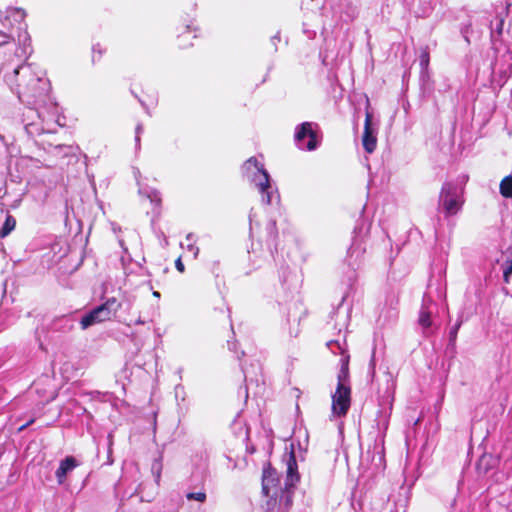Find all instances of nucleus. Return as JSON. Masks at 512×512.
I'll use <instances>...</instances> for the list:
<instances>
[{
  "mask_svg": "<svg viewBox=\"0 0 512 512\" xmlns=\"http://www.w3.org/2000/svg\"><path fill=\"white\" fill-rule=\"evenodd\" d=\"M103 54V49L101 48L100 44H96L93 46V55H92V61L95 62L96 60H99Z\"/></svg>",
  "mask_w": 512,
  "mask_h": 512,
  "instance_id": "nucleus-22",
  "label": "nucleus"
},
{
  "mask_svg": "<svg viewBox=\"0 0 512 512\" xmlns=\"http://www.w3.org/2000/svg\"><path fill=\"white\" fill-rule=\"evenodd\" d=\"M317 125L312 122H304L296 128L295 142L303 150L312 151L318 146L317 133L314 128Z\"/></svg>",
  "mask_w": 512,
  "mask_h": 512,
  "instance_id": "nucleus-7",
  "label": "nucleus"
},
{
  "mask_svg": "<svg viewBox=\"0 0 512 512\" xmlns=\"http://www.w3.org/2000/svg\"><path fill=\"white\" fill-rule=\"evenodd\" d=\"M384 424H385V426L387 425V417H385V419H384Z\"/></svg>",
  "mask_w": 512,
  "mask_h": 512,
  "instance_id": "nucleus-41",
  "label": "nucleus"
},
{
  "mask_svg": "<svg viewBox=\"0 0 512 512\" xmlns=\"http://www.w3.org/2000/svg\"><path fill=\"white\" fill-rule=\"evenodd\" d=\"M243 176L253 183L262 195L264 204H271L273 200L274 189L270 183L268 172L264 169V165L255 157L248 159L242 166Z\"/></svg>",
  "mask_w": 512,
  "mask_h": 512,
  "instance_id": "nucleus-3",
  "label": "nucleus"
},
{
  "mask_svg": "<svg viewBox=\"0 0 512 512\" xmlns=\"http://www.w3.org/2000/svg\"><path fill=\"white\" fill-rule=\"evenodd\" d=\"M142 131H143V126H142V124H138V125L136 126V131H135V133H136V136H135V142H136V145H137V146H138V145H139V143H140V134L142 133Z\"/></svg>",
  "mask_w": 512,
  "mask_h": 512,
  "instance_id": "nucleus-25",
  "label": "nucleus"
},
{
  "mask_svg": "<svg viewBox=\"0 0 512 512\" xmlns=\"http://www.w3.org/2000/svg\"><path fill=\"white\" fill-rule=\"evenodd\" d=\"M148 198H150L152 203H155L156 205H159L160 198L158 197V193L156 191H152L150 194L147 195Z\"/></svg>",
  "mask_w": 512,
  "mask_h": 512,
  "instance_id": "nucleus-24",
  "label": "nucleus"
},
{
  "mask_svg": "<svg viewBox=\"0 0 512 512\" xmlns=\"http://www.w3.org/2000/svg\"><path fill=\"white\" fill-rule=\"evenodd\" d=\"M388 382H391V386H393V382L390 378L388 379Z\"/></svg>",
  "mask_w": 512,
  "mask_h": 512,
  "instance_id": "nucleus-42",
  "label": "nucleus"
},
{
  "mask_svg": "<svg viewBox=\"0 0 512 512\" xmlns=\"http://www.w3.org/2000/svg\"><path fill=\"white\" fill-rule=\"evenodd\" d=\"M286 488L293 487L299 481L298 467L294 452H290L286 460Z\"/></svg>",
  "mask_w": 512,
  "mask_h": 512,
  "instance_id": "nucleus-10",
  "label": "nucleus"
},
{
  "mask_svg": "<svg viewBox=\"0 0 512 512\" xmlns=\"http://www.w3.org/2000/svg\"><path fill=\"white\" fill-rule=\"evenodd\" d=\"M185 37V33H183L182 35H179V38H184Z\"/></svg>",
  "mask_w": 512,
  "mask_h": 512,
  "instance_id": "nucleus-40",
  "label": "nucleus"
},
{
  "mask_svg": "<svg viewBox=\"0 0 512 512\" xmlns=\"http://www.w3.org/2000/svg\"><path fill=\"white\" fill-rule=\"evenodd\" d=\"M25 17V11L20 8H9L4 15L0 13V46L14 39L13 23H21Z\"/></svg>",
  "mask_w": 512,
  "mask_h": 512,
  "instance_id": "nucleus-6",
  "label": "nucleus"
},
{
  "mask_svg": "<svg viewBox=\"0 0 512 512\" xmlns=\"http://www.w3.org/2000/svg\"><path fill=\"white\" fill-rule=\"evenodd\" d=\"M300 319H301V316L294 315V317H293V321L297 322V323L300 321Z\"/></svg>",
  "mask_w": 512,
  "mask_h": 512,
  "instance_id": "nucleus-33",
  "label": "nucleus"
},
{
  "mask_svg": "<svg viewBox=\"0 0 512 512\" xmlns=\"http://www.w3.org/2000/svg\"><path fill=\"white\" fill-rule=\"evenodd\" d=\"M463 204V189L453 182H445L439 194V211L448 218L456 215L462 209Z\"/></svg>",
  "mask_w": 512,
  "mask_h": 512,
  "instance_id": "nucleus-4",
  "label": "nucleus"
},
{
  "mask_svg": "<svg viewBox=\"0 0 512 512\" xmlns=\"http://www.w3.org/2000/svg\"><path fill=\"white\" fill-rule=\"evenodd\" d=\"M391 409H392V399H390V401H389V410H391Z\"/></svg>",
  "mask_w": 512,
  "mask_h": 512,
  "instance_id": "nucleus-36",
  "label": "nucleus"
},
{
  "mask_svg": "<svg viewBox=\"0 0 512 512\" xmlns=\"http://www.w3.org/2000/svg\"><path fill=\"white\" fill-rule=\"evenodd\" d=\"M500 193L505 198H512V176H506L500 182Z\"/></svg>",
  "mask_w": 512,
  "mask_h": 512,
  "instance_id": "nucleus-19",
  "label": "nucleus"
},
{
  "mask_svg": "<svg viewBox=\"0 0 512 512\" xmlns=\"http://www.w3.org/2000/svg\"><path fill=\"white\" fill-rule=\"evenodd\" d=\"M187 249H188V251L193 253L194 258H196L198 256L199 248L196 247L193 243H189L187 245Z\"/></svg>",
  "mask_w": 512,
  "mask_h": 512,
  "instance_id": "nucleus-26",
  "label": "nucleus"
},
{
  "mask_svg": "<svg viewBox=\"0 0 512 512\" xmlns=\"http://www.w3.org/2000/svg\"><path fill=\"white\" fill-rule=\"evenodd\" d=\"M461 326V321L457 322L455 326L449 332V339L451 343H454L457 338L458 330Z\"/></svg>",
  "mask_w": 512,
  "mask_h": 512,
  "instance_id": "nucleus-23",
  "label": "nucleus"
},
{
  "mask_svg": "<svg viewBox=\"0 0 512 512\" xmlns=\"http://www.w3.org/2000/svg\"><path fill=\"white\" fill-rule=\"evenodd\" d=\"M16 226V220L12 215H7L3 226L0 229V237L8 236Z\"/></svg>",
  "mask_w": 512,
  "mask_h": 512,
  "instance_id": "nucleus-18",
  "label": "nucleus"
},
{
  "mask_svg": "<svg viewBox=\"0 0 512 512\" xmlns=\"http://www.w3.org/2000/svg\"><path fill=\"white\" fill-rule=\"evenodd\" d=\"M278 481L276 471L268 466L263 470L262 476V491L268 496L271 487H274Z\"/></svg>",
  "mask_w": 512,
  "mask_h": 512,
  "instance_id": "nucleus-13",
  "label": "nucleus"
},
{
  "mask_svg": "<svg viewBox=\"0 0 512 512\" xmlns=\"http://www.w3.org/2000/svg\"><path fill=\"white\" fill-rule=\"evenodd\" d=\"M284 498H285V510L287 511L292 504V496L288 492L285 494Z\"/></svg>",
  "mask_w": 512,
  "mask_h": 512,
  "instance_id": "nucleus-27",
  "label": "nucleus"
},
{
  "mask_svg": "<svg viewBox=\"0 0 512 512\" xmlns=\"http://www.w3.org/2000/svg\"><path fill=\"white\" fill-rule=\"evenodd\" d=\"M78 465L76 459L72 456H68L60 462L58 469L55 472L57 481L59 484H63L66 476Z\"/></svg>",
  "mask_w": 512,
  "mask_h": 512,
  "instance_id": "nucleus-11",
  "label": "nucleus"
},
{
  "mask_svg": "<svg viewBox=\"0 0 512 512\" xmlns=\"http://www.w3.org/2000/svg\"><path fill=\"white\" fill-rule=\"evenodd\" d=\"M120 307L121 303L116 298L107 299L81 318V328L85 330L92 325L112 319Z\"/></svg>",
  "mask_w": 512,
  "mask_h": 512,
  "instance_id": "nucleus-5",
  "label": "nucleus"
},
{
  "mask_svg": "<svg viewBox=\"0 0 512 512\" xmlns=\"http://www.w3.org/2000/svg\"><path fill=\"white\" fill-rule=\"evenodd\" d=\"M151 471L155 477L156 482L158 483L162 472V462L160 459L154 460L151 466Z\"/></svg>",
  "mask_w": 512,
  "mask_h": 512,
  "instance_id": "nucleus-20",
  "label": "nucleus"
},
{
  "mask_svg": "<svg viewBox=\"0 0 512 512\" xmlns=\"http://www.w3.org/2000/svg\"><path fill=\"white\" fill-rule=\"evenodd\" d=\"M349 360L350 356H343L339 360L340 369L337 374V386L331 394V417L333 418L346 416L351 406Z\"/></svg>",
  "mask_w": 512,
  "mask_h": 512,
  "instance_id": "nucleus-2",
  "label": "nucleus"
},
{
  "mask_svg": "<svg viewBox=\"0 0 512 512\" xmlns=\"http://www.w3.org/2000/svg\"><path fill=\"white\" fill-rule=\"evenodd\" d=\"M268 229H269V231H270L272 236L276 235V223H275V221H270L268 223Z\"/></svg>",
  "mask_w": 512,
  "mask_h": 512,
  "instance_id": "nucleus-28",
  "label": "nucleus"
},
{
  "mask_svg": "<svg viewBox=\"0 0 512 512\" xmlns=\"http://www.w3.org/2000/svg\"><path fill=\"white\" fill-rule=\"evenodd\" d=\"M429 61L430 57L428 51L426 49L422 50L420 55V66L423 71H426L428 69Z\"/></svg>",
  "mask_w": 512,
  "mask_h": 512,
  "instance_id": "nucleus-21",
  "label": "nucleus"
},
{
  "mask_svg": "<svg viewBox=\"0 0 512 512\" xmlns=\"http://www.w3.org/2000/svg\"><path fill=\"white\" fill-rule=\"evenodd\" d=\"M365 252V238L363 236H355L347 253L348 264L352 267V269L359 268L363 261Z\"/></svg>",
  "mask_w": 512,
  "mask_h": 512,
  "instance_id": "nucleus-9",
  "label": "nucleus"
},
{
  "mask_svg": "<svg viewBox=\"0 0 512 512\" xmlns=\"http://www.w3.org/2000/svg\"><path fill=\"white\" fill-rule=\"evenodd\" d=\"M186 239L191 242L194 239V235L190 233L187 235Z\"/></svg>",
  "mask_w": 512,
  "mask_h": 512,
  "instance_id": "nucleus-32",
  "label": "nucleus"
},
{
  "mask_svg": "<svg viewBox=\"0 0 512 512\" xmlns=\"http://www.w3.org/2000/svg\"><path fill=\"white\" fill-rule=\"evenodd\" d=\"M189 29H190V26H186L187 34H190Z\"/></svg>",
  "mask_w": 512,
  "mask_h": 512,
  "instance_id": "nucleus-37",
  "label": "nucleus"
},
{
  "mask_svg": "<svg viewBox=\"0 0 512 512\" xmlns=\"http://www.w3.org/2000/svg\"><path fill=\"white\" fill-rule=\"evenodd\" d=\"M137 324H143L144 322L141 321V319H138V321L136 322Z\"/></svg>",
  "mask_w": 512,
  "mask_h": 512,
  "instance_id": "nucleus-38",
  "label": "nucleus"
},
{
  "mask_svg": "<svg viewBox=\"0 0 512 512\" xmlns=\"http://www.w3.org/2000/svg\"><path fill=\"white\" fill-rule=\"evenodd\" d=\"M153 295H154L155 297H160V293H159V292H157V291L153 292Z\"/></svg>",
  "mask_w": 512,
  "mask_h": 512,
  "instance_id": "nucleus-35",
  "label": "nucleus"
},
{
  "mask_svg": "<svg viewBox=\"0 0 512 512\" xmlns=\"http://www.w3.org/2000/svg\"><path fill=\"white\" fill-rule=\"evenodd\" d=\"M418 323L423 328L424 334L427 335V330L431 327L432 321L431 312L429 311L425 300L423 301L422 308L419 312Z\"/></svg>",
  "mask_w": 512,
  "mask_h": 512,
  "instance_id": "nucleus-14",
  "label": "nucleus"
},
{
  "mask_svg": "<svg viewBox=\"0 0 512 512\" xmlns=\"http://www.w3.org/2000/svg\"><path fill=\"white\" fill-rule=\"evenodd\" d=\"M33 421H34V420L32 419V420H30L29 422H27L26 424L22 425V426L19 428V430H23V429H25V428H26V427H28L30 424H32V423H33Z\"/></svg>",
  "mask_w": 512,
  "mask_h": 512,
  "instance_id": "nucleus-31",
  "label": "nucleus"
},
{
  "mask_svg": "<svg viewBox=\"0 0 512 512\" xmlns=\"http://www.w3.org/2000/svg\"><path fill=\"white\" fill-rule=\"evenodd\" d=\"M175 264H176V268H177L180 272H183V271H184V265L182 264V262H181V260H180V259H178V260L176 261V263H175Z\"/></svg>",
  "mask_w": 512,
  "mask_h": 512,
  "instance_id": "nucleus-29",
  "label": "nucleus"
},
{
  "mask_svg": "<svg viewBox=\"0 0 512 512\" xmlns=\"http://www.w3.org/2000/svg\"><path fill=\"white\" fill-rule=\"evenodd\" d=\"M113 231L114 232L120 231V227H116L115 225H113Z\"/></svg>",
  "mask_w": 512,
  "mask_h": 512,
  "instance_id": "nucleus-34",
  "label": "nucleus"
},
{
  "mask_svg": "<svg viewBox=\"0 0 512 512\" xmlns=\"http://www.w3.org/2000/svg\"><path fill=\"white\" fill-rule=\"evenodd\" d=\"M204 486V479L201 480V489L197 492L189 491L185 494V497L188 501H197L200 503H204L207 499L206 492L203 488Z\"/></svg>",
  "mask_w": 512,
  "mask_h": 512,
  "instance_id": "nucleus-17",
  "label": "nucleus"
},
{
  "mask_svg": "<svg viewBox=\"0 0 512 512\" xmlns=\"http://www.w3.org/2000/svg\"><path fill=\"white\" fill-rule=\"evenodd\" d=\"M289 333H290L291 336H295L296 337L298 335V333H299V330H298V328L290 329Z\"/></svg>",
  "mask_w": 512,
  "mask_h": 512,
  "instance_id": "nucleus-30",
  "label": "nucleus"
},
{
  "mask_svg": "<svg viewBox=\"0 0 512 512\" xmlns=\"http://www.w3.org/2000/svg\"><path fill=\"white\" fill-rule=\"evenodd\" d=\"M327 347L330 349V351L333 354H339L340 355V359L343 356H349V354L347 352V346H346L345 342L340 343L338 340H331V341H329L327 343Z\"/></svg>",
  "mask_w": 512,
  "mask_h": 512,
  "instance_id": "nucleus-16",
  "label": "nucleus"
},
{
  "mask_svg": "<svg viewBox=\"0 0 512 512\" xmlns=\"http://www.w3.org/2000/svg\"><path fill=\"white\" fill-rule=\"evenodd\" d=\"M31 126H32V125H27V126H26V129H27L29 132H30V130H29V129L31 128Z\"/></svg>",
  "mask_w": 512,
  "mask_h": 512,
  "instance_id": "nucleus-39",
  "label": "nucleus"
},
{
  "mask_svg": "<svg viewBox=\"0 0 512 512\" xmlns=\"http://www.w3.org/2000/svg\"><path fill=\"white\" fill-rule=\"evenodd\" d=\"M506 260L503 263V279L505 283H509L512 276V246H509L506 251Z\"/></svg>",
  "mask_w": 512,
  "mask_h": 512,
  "instance_id": "nucleus-15",
  "label": "nucleus"
},
{
  "mask_svg": "<svg viewBox=\"0 0 512 512\" xmlns=\"http://www.w3.org/2000/svg\"><path fill=\"white\" fill-rule=\"evenodd\" d=\"M49 153L58 160L76 158L77 147L71 145H56L51 147Z\"/></svg>",
  "mask_w": 512,
  "mask_h": 512,
  "instance_id": "nucleus-12",
  "label": "nucleus"
},
{
  "mask_svg": "<svg viewBox=\"0 0 512 512\" xmlns=\"http://www.w3.org/2000/svg\"><path fill=\"white\" fill-rule=\"evenodd\" d=\"M5 81L22 103L37 111L42 121L55 120L57 103L50 96V81L39 66L32 63L19 65L5 74Z\"/></svg>",
  "mask_w": 512,
  "mask_h": 512,
  "instance_id": "nucleus-1",
  "label": "nucleus"
},
{
  "mask_svg": "<svg viewBox=\"0 0 512 512\" xmlns=\"http://www.w3.org/2000/svg\"><path fill=\"white\" fill-rule=\"evenodd\" d=\"M370 103L369 100L366 102V111H365V122H364V131L362 135V144L367 153H372L376 149L377 146V131H378V123L373 120V114L369 109Z\"/></svg>",
  "mask_w": 512,
  "mask_h": 512,
  "instance_id": "nucleus-8",
  "label": "nucleus"
}]
</instances>
